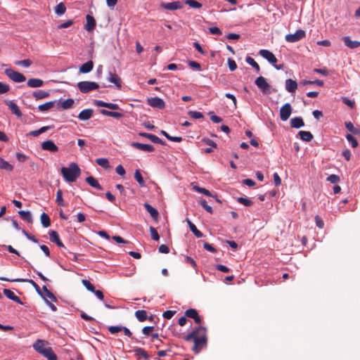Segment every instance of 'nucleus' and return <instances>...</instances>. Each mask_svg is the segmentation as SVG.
<instances>
[{
  "mask_svg": "<svg viewBox=\"0 0 360 360\" xmlns=\"http://www.w3.org/2000/svg\"><path fill=\"white\" fill-rule=\"evenodd\" d=\"M184 340L187 342L193 341L194 345L192 350L195 354L199 353L207 345L206 328L202 326L197 327L186 335Z\"/></svg>",
  "mask_w": 360,
  "mask_h": 360,
  "instance_id": "obj_1",
  "label": "nucleus"
},
{
  "mask_svg": "<svg viewBox=\"0 0 360 360\" xmlns=\"http://www.w3.org/2000/svg\"><path fill=\"white\" fill-rule=\"evenodd\" d=\"M48 345V342L39 339L34 343L33 348L38 353L47 358L48 360L57 359L56 354L54 353L51 347L47 346Z\"/></svg>",
  "mask_w": 360,
  "mask_h": 360,
  "instance_id": "obj_2",
  "label": "nucleus"
},
{
  "mask_svg": "<svg viewBox=\"0 0 360 360\" xmlns=\"http://www.w3.org/2000/svg\"><path fill=\"white\" fill-rule=\"evenodd\" d=\"M61 174L68 182H75L81 174V169L75 162H71L68 167H63Z\"/></svg>",
  "mask_w": 360,
  "mask_h": 360,
  "instance_id": "obj_3",
  "label": "nucleus"
},
{
  "mask_svg": "<svg viewBox=\"0 0 360 360\" xmlns=\"http://www.w3.org/2000/svg\"><path fill=\"white\" fill-rule=\"evenodd\" d=\"M259 54L261 56H262L264 58L267 60L270 63L274 65V68L276 70H281V69H283V65H276V63L277 62V58H276L274 54L272 52H271L270 51L266 50V49H261L259 51Z\"/></svg>",
  "mask_w": 360,
  "mask_h": 360,
  "instance_id": "obj_4",
  "label": "nucleus"
},
{
  "mask_svg": "<svg viewBox=\"0 0 360 360\" xmlns=\"http://www.w3.org/2000/svg\"><path fill=\"white\" fill-rule=\"evenodd\" d=\"M77 87L82 93L86 94L98 89L99 86L94 82L83 81L77 83Z\"/></svg>",
  "mask_w": 360,
  "mask_h": 360,
  "instance_id": "obj_5",
  "label": "nucleus"
},
{
  "mask_svg": "<svg viewBox=\"0 0 360 360\" xmlns=\"http://www.w3.org/2000/svg\"><path fill=\"white\" fill-rule=\"evenodd\" d=\"M5 74L6 76L15 82H22L26 80V77L19 72L15 71L13 69H6Z\"/></svg>",
  "mask_w": 360,
  "mask_h": 360,
  "instance_id": "obj_6",
  "label": "nucleus"
},
{
  "mask_svg": "<svg viewBox=\"0 0 360 360\" xmlns=\"http://www.w3.org/2000/svg\"><path fill=\"white\" fill-rule=\"evenodd\" d=\"M305 36L306 33L303 30H297L294 34H286L285 39L288 42L294 43L301 40Z\"/></svg>",
  "mask_w": 360,
  "mask_h": 360,
  "instance_id": "obj_7",
  "label": "nucleus"
},
{
  "mask_svg": "<svg viewBox=\"0 0 360 360\" xmlns=\"http://www.w3.org/2000/svg\"><path fill=\"white\" fill-rule=\"evenodd\" d=\"M1 281H8V282H16V283H22L26 282L30 283L37 290L39 294H41L40 287L32 280L31 279H25V278H13L10 279L5 277H0Z\"/></svg>",
  "mask_w": 360,
  "mask_h": 360,
  "instance_id": "obj_8",
  "label": "nucleus"
},
{
  "mask_svg": "<svg viewBox=\"0 0 360 360\" xmlns=\"http://www.w3.org/2000/svg\"><path fill=\"white\" fill-rule=\"evenodd\" d=\"M255 84L257 87L264 94L269 93L270 85L266 82V79L262 77H258L255 80Z\"/></svg>",
  "mask_w": 360,
  "mask_h": 360,
  "instance_id": "obj_9",
  "label": "nucleus"
},
{
  "mask_svg": "<svg viewBox=\"0 0 360 360\" xmlns=\"http://www.w3.org/2000/svg\"><path fill=\"white\" fill-rule=\"evenodd\" d=\"M292 113V107L290 103L284 104L280 109V118L282 121H286Z\"/></svg>",
  "mask_w": 360,
  "mask_h": 360,
  "instance_id": "obj_10",
  "label": "nucleus"
},
{
  "mask_svg": "<svg viewBox=\"0 0 360 360\" xmlns=\"http://www.w3.org/2000/svg\"><path fill=\"white\" fill-rule=\"evenodd\" d=\"M148 104L153 108L163 109L165 107L164 101L159 97H153L148 99Z\"/></svg>",
  "mask_w": 360,
  "mask_h": 360,
  "instance_id": "obj_11",
  "label": "nucleus"
},
{
  "mask_svg": "<svg viewBox=\"0 0 360 360\" xmlns=\"http://www.w3.org/2000/svg\"><path fill=\"white\" fill-rule=\"evenodd\" d=\"M160 6L166 10L175 11L183 8V5L180 1H173L169 3H161Z\"/></svg>",
  "mask_w": 360,
  "mask_h": 360,
  "instance_id": "obj_12",
  "label": "nucleus"
},
{
  "mask_svg": "<svg viewBox=\"0 0 360 360\" xmlns=\"http://www.w3.org/2000/svg\"><path fill=\"white\" fill-rule=\"evenodd\" d=\"M41 147L43 150L51 153H56L58 151V147L53 143V141L51 140L42 142Z\"/></svg>",
  "mask_w": 360,
  "mask_h": 360,
  "instance_id": "obj_13",
  "label": "nucleus"
},
{
  "mask_svg": "<svg viewBox=\"0 0 360 360\" xmlns=\"http://www.w3.org/2000/svg\"><path fill=\"white\" fill-rule=\"evenodd\" d=\"M131 146L134 148L142 150V151H147V152H153L155 150V148L153 146L150 144H145V143H141L138 142H132L131 143Z\"/></svg>",
  "mask_w": 360,
  "mask_h": 360,
  "instance_id": "obj_14",
  "label": "nucleus"
},
{
  "mask_svg": "<svg viewBox=\"0 0 360 360\" xmlns=\"http://www.w3.org/2000/svg\"><path fill=\"white\" fill-rule=\"evenodd\" d=\"M4 102L14 115L18 117H20L22 116V112L18 106L13 101L6 100Z\"/></svg>",
  "mask_w": 360,
  "mask_h": 360,
  "instance_id": "obj_15",
  "label": "nucleus"
},
{
  "mask_svg": "<svg viewBox=\"0 0 360 360\" xmlns=\"http://www.w3.org/2000/svg\"><path fill=\"white\" fill-rule=\"evenodd\" d=\"M185 316L193 319L196 323H200L202 319L200 316L198 315V313L195 309H188L185 311Z\"/></svg>",
  "mask_w": 360,
  "mask_h": 360,
  "instance_id": "obj_16",
  "label": "nucleus"
},
{
  "mask_svg": "<svg viewBox=\"0 0 360 360\" xmlns=\"http://www.w3.org/2000/svg\"><path fill=\"white\" fill-rule=\"evenodd\" d=\"M108 79L110 82L113 83L118 89L122 87L121 79L117 74L109 72Z\"/></svg>",
  "mask_w": 360,
  "mask_h": 360,
  "instance_id": "obj_17",
  "label": "nucleus"
},
{
  "mask_svg": "<svg viewBox=\"0 0 360 360\" xmlns=\"http://www.w3.org/2000/svg\"><path fill=\"white\" fill-rule=\"evenodd\" d=\"M342 41H344L345 46L349 49H356L360 46V41H352L349 37H343Z\"/></svg>",
  "mask_w": 360,
  "mask_h": 360,
  "instance_id": "obj_18",
  "label": "nucleus"
},
{
  "mask_svg": "<svg viewBox=\"0 0 360 360\" xmlns=\"http://www.w3.org/2000/svg\"><path fill=\"white\" fill-rule=\"evenodd\" d=\"M93 113H94V110L92 109H90V108L85 109V110H82L79 113L78 118L80 120L86 121V120H89L92 117Z\"/></svg>",
  "mask_w": 360,
  "mask_h": 360,
  "instance_id": "obj_19",
  "label": "nucleus"
},
{
  "mask_svg": "<svg viewBox=\"0 0 360 360\" xmlns=\"http://www.w3.org/2000/svg\"><path fill=\"white\" fill-rule=\"evenodd\" d=\"M285 89L290 93H294L297 88V83L292 79L285 80Z\"/></svg>",
  "mask_w": 360,
  "mask_h": 360,
  "instance_id": "obj_20",
  "label": "nucleus"
},
{
  "mask_svg": "<svg viewBox=\"0 0 360 360\" xmlns=\"http://www.w3.org/2000/svg\"><path fill=\"white\" fill-rule=\"evenodd\" d=\"M304 126V122L301 117H295L290 120V127L299 129Z\"/></svg>",
  "mask_w": 360,
  "mask_h": 360,
  "instance_id": "obj_21",
  "label": "nucleus"
},
{
  "mask_svg": "<svg viewBox=\"0 0 360 360\" xmlns=\"http://www.w3.org/2000/svg\"><path fill=\"white\" fill-rule=\"evenodd\" d=\"M4 294L10 300L18 303V304H22V302L21 301V300L20 299L19 297H18L17 295H15L14 294V292L13 291H11V290L9 289H4Z\"/></svg>",
  "mask_w": 360,
  "mask_h": 360,
  "instance_id": "obj_22",
  "label": "nucleus"
},
{
  "mask_svg": "<svg viewBox=\"0 0 360 360\" xmlns=\"http://www.w3.org/2000/svg\"><path fill=\"white\" fill-rule=\"evenodd\" d=\"M143 206L145 207L146 210L149 212V214H150L152 218L155 220H157L158 218V216H159V213H158V210L155 208H154L153 207H152L148 202H145Z\"/></svg>",
  "mask_w": 360,
  "mask_h": 360,
  "instance_id": "obj_23",
  "label": "nucleus"
},
{
  "mask_svg": "<svg viewBox=\"0 0 360 360\" xmlns=\"http://www.w3.org/2000/svg\"><path fill=\"white\" fill-rule=\"evenodd\" d=\"M93 68L94 63L92 60H89L80 66L79 72L83 74L88 73L93 70Z\"/></svg>",
  "mask_w": 360,
  "mask_h": 360,
  "instance_id": "obj_24",
  "label": "nucleus"
},
{
  "mask_svg": "<svg viewBox=\"0 0 360 360\" xmlns=\"http://www.w3.org/2000/svg\"><path fill=\"white\" fill-rule=\"evenodd\" d=\"M86 24L85 25V29L87 31H91V30H94L96 27V20L94 18V17L90 15H87L86 17Z\"/></svg>",
  "mask_w": 360,
  "mask_h": 360,
  "instance_id": "obj_25",
  "label": "nucleus"
},
{
  "mask_svg": "<svg viewBox=\"0 0 360 360\" xmlns=\"http://www.w3.org/2000/svg\"><path fill=\"white\" fill-rule=\"evenodd\" d=\"M27 84L28 86L32 88L40 87L43 86L44 81L41 79L32 78L28 79Z\"/></svg>",
  "mask_w": 360,
  "mask_h": 360,
  "instance_id": "obj_26",
  "label": "nucleus"
},
{
  "mask_svg": "<svg viewBox=\"0 0 360 360\" xmlns=\"http://www.w3.org/2000/svg\"><path fill=\"white\" fill-rule=\"evenodd\" d=\"M186 222L190 228V230L192 231V233L197 237V238H202L203 237V234L201 231H200L196 226L188 219H186Z\"/></svg>",
  "mask_w": 360,
  "mask_h": 360,
  "instance_id": "obj_27",
  "label": "nucleus"
},
{
  "mask_svg": "<svg viewBox=\"0 0 360 360\" xmlns=\"http://www.w3.org/2000/svg\"><path fill=\"white\" fill-rule=\"evenodd\" d=\"M86 181L87 184H89L91 186L98 189L102 190L103 188L98 183V181L93 176H90L86 178Z\"/></svg>",
  "mask_w": 360,
  "mask_h": 360,
  "instance_id": "obj_28",
  "label": "nucleus"
},
{
  "mask_svg": "<svg viewBox=\"0 0 360 360\" xmlns=\"http://www.w3.org/2000/svg\"><path fill=\"white\" fill-rule=\"evenodd\" d=\"M56 103H57V101H52L46 102L44 104L39 105L38 106V109L41 112L47 111V110H50L51 108H52Z\"/></svg>",
  "mask_w": 360,
  "mask_h": 360,
  "instance_id": "obj_29",
  "label": "nucleus"
},
{
  "mask_svg": "<svg viewBox=\"0 0 360 360\" xmlns=\"http://www.w3.org/2000/svg\"><path fill=\"white\" fill-rule=\"evenodd\" d=\"M42 291H43V294L41 292L40 294L42 297H44V298L47 297L53 302L56 301V297L53 295V294L51 291H49L48 290V288H46V285H44L42 287Z\"/></svg>",
  "mask_w": 360,
  "mask_h": 360,
  "instance_id": "obj_30",
  "label": "nucleus"
},
{
  "mask_svg": "<svg viewBox=\"0 0 360 360\" xmlns=\"http://www.w3.org/2000/svg\"><path fill=\"white\" fill-rule=\"evenodd\" d=\"M300 139L304 141H310L313 139V135L310 131H300L298 133Z\"/></svg>",
  "mask_w": 360,
  "mask_h": 360,
  "instance_id": "obj_31",
  "label": "nucleus"
},
{
  "mask_svg": "<svg viewBox=\"0 0 360 360\" xmlns=\"http://www.w3.org/2000/svg\"><path fill=\"white\" fill-rule=\"evenodd\" d=\"M32 95L37 100H39L47 98L49 96V93L43 90H37L34 91Z\"/></svg>",
  "mask_w": 360,
  "mask_h": 360,
  "instance_id": "obj_32",
  "label": "nucleus"
},
{
  "mask_svg": "<svg viewBox=\"0 0 360 360\" xmlns=\"http://www.w3.org/2000/svg\"><path fill=\"white\" fill-rule=\"evenodd\" d=\"M101 113L103 115L112 117L117 119H120L123 117V115L118 112L108 111L107 110H101Z\"/></svg>",
  "mask_w": 360,
  "mask_h": 360,
  "instance_id": "obj_33",
  "label": "nucleus"
},
{
  "mask_svg": "<svg viewBox=\"0 0 360 360\" xmlns=\"http://www.w3.org/2000/svg\"><path fill=\"white\" fill-rule=\"evenodd\" d=\"M18 214H19L20 217L23 220H25V221H27L29 223H32V214H31L30 212L21 210V211L18 212Z\"/></svg>",
  "mask_w": 360,
  "mask_h": 360,
  "instance_id": "obj_34",
  "label": "nucleus"
},
{
  "mask_svg": "<svg viewBox=\"0 0 360 360\" xmlns=\"http://www.w3.org/2000/svg\"><path fill=\"white\" fill-rule=\"evenodd\" d=\"M136 318L141 322L146 321L148 318V314L145 310H137L135 312Z\"/></svg>",
  "mask_w": 360,
  "mask_h": 360,
  "instance_id": "obj_35",
  "label": "nucleus"
},
{
  "mask_svg": "<svg viewBox=\"0 0 360 360\" xmlns=\"http://www.w3.org/2000/svg\"><path fill=\"white\" fill-rule=\"evenodd\" d=\"M41 223L44 227L47 228L51 225L49 216L46 213H42L40 217Z\"/></svg>",
  "mask_w": 360,
  "mask_h": 360,
  "instance_id": "obj_36",
  "label": "nucleus"
},
{
  "mask_svg": "<svg viewBox=\"0 0 360 360\" xmlns=\"http://www.w3.org/2000/svg\"><path fill=\"white\" fill-rule=\"evenodd\" d=\"M134 179L137 181L140 186L143 187L146 186L145 181L141 175L139 169H136L134 172Z\"/></svg>",
  "mask_w": 360,
  "mask_h": 360,
  "instance_id": "obj_37",
  "label": "nucleus"
},
{
  "mask_svg": "<svg viewBox=\"0 0 360 360\" xmlns=\"http://www.w3.org/2000/svg\"><path fill=\"white\" fill-rule=\"evenodd\" d=\"M75 101L72 98H68L60 103V108L63 110H67L72 107Z\"/></svg>",
  "mask_w": 360,
  "mask_h": 360,
  "instance_id": "obj_38",
  "label": "nucleus"
},
{
  "mask_svg": "<svg viewBox=\"0 0 360 360\" xmlns=\"http://www.w3.org/2000/svg\"><path fill=\"white\" fill-rule=\"evenodd\" d=\"M55 13L58 15H63L66 11V7L65 4L63 2L59 3L56 7H55Z\"/></svg>",
  "mask_w": 360,
  "mask_h": 360,
  "instance_id": "obj_39",
  "label": "nucleus"
},
{
  "mask_svg": "<svg viewBox=\"0 0 360 360\" xmlns=\"http://www.w3.org/2000/svg\"><path fill=\"white\" fill-rule=\"evenodd\" d=\"M345 127L347 130H349L351 133L355 134V135H360V130L355 128L353 125V124L351 122H345Z\"/></svg>",
  "mask_w": 360,
  "mask_h": 360,
  "instance_id": "obj_40",
  "label": "nucleus"
},
{
  "mask_svg": "<svg viewBox=\"0 0 360 360\" xmlns=\"http://www.w3.org/2000/svg\"><path fill=\"white\" fill-rule=\"evenodd\" d=\"M0 168L7 171H12L13 169V166L3 158H0Z\"/></svg>",
  "mask_w": 360,
  "mask_h": 360,
  "instance_id": "obj_41",
  "label": "nucleus"
},
{
  "mask_svg": "<svg viewBox=\"0 0 360 360\" xmlns=\"http://www.w3.org/2000/svg\"><path fill=\"white\" fill-rule=\"evenodd\" d=\"M96 162L104 169H108L110 167L109 161L107 158H97Z\"/></svg>",
  "mask_w": 360,
  "mask_h": 360,
  "instance_id": "obj_42",
  "label": "nucleus"
},
{
  "mask_svg": "<svg viewBox=\"0 0 360 360\" xmlns=\"http://www.w3.org/2000/svg\"><path fill=\"white\" fill-rule=\"evenodd\" d=\"M56 202L60 206L65 207L66 205L63 198V192L60 189L57 191Z\"/></svg>",
  "mask_w": 360,
  "mask_h": 360,
  "instance_id": "obj_43",
  "label": "nucleus"
},
{
  "mask_svg": "<svg viewBox=\"0 0 360 360\" xmlns=\"http://www.w3.org/2000/svg\"><path fill=\"white\" fill-rule=\"evenodd\" d=\"M245 61L247 63H248L249 65H250L251 66H252L257 72H259L260 70V67L259 65H258V63L251 57L250 56H248L246 58H245Z\"/></svg>",
  "mask_w": 360,
  "mask_h": 360,
  "instance_id": "obj_44",
  "label": "nucleus"
},
{
  "mask_svg": "<svg viewBox=\"0 0 360 360\" xmlns=\"http://www.w3.org/2000/svg\"><path fill=\"white\" fill-rule=\"evenodd\" d=\"M49 234L50 240L51 242L58 243L59 241H60L59 235L57 231H50Z\"/></svg>",
  "mask_w": 360,
  "mask_h": 360,
  "instance_id": "obj_45",
  "label": "nucleus"
},
{
  "mask_svg": "<svg viewBox=\"0 0 360 360\" xmlns=\"http://www.w3.org/2000/svg\"><path fill=\"white\" fill-rule=\"evenodd\" d=\"M15 64L16 65L28 68L32 64V61L30 59H25V60H17L15 62Z\"/></svg>",
  "mask_w": 360,
  "mask_h": 360,
  "instance_id": "obj_46",
  "label": "nucleus"
},
{
  "mask_svg": "<svg viewBox=\"0 0 360 360\" xmlns=\"http://www.w3.org/2000/svg\"><path fill=\"white\" fill-rule=\"evenodd\" d=\"M185 4L194 8H200L202 7V4L195 0H184Z\"/></svg>",
  "mask_w": 360,
  "mask_h": 360,
  "instance_id": "obj_47",
  "label": "nucleus"
},
{
  "mask_svg": "<svg viewBox=\"0 0 360 360\" xmlns=\"http://www.w3.org/2000/svg\"><path fill=\"white\" fill-rule=\"evenodd\" d=\"M82 283L88 290L91 292H95V287L89 281L86 279H82Z\"/></svg>",
  "mask_w": 360,
  "mask_h": 360,
  "instance_id": "obj_48",
  "label": "nucleus"
},
{
  "mask_svg": "<svg viewBox=\"0 0 360 360\" xmlns=\"http://www.w3.org/2000/svg\"><path fill=\"white\" fill-rule=\"evenodd\" d=\"M134 352L136 353V355H139V356H141L142 357H143L145 359H149V356L148 354H147V352L142 348H136L134 349Z\"/></svg>",
  "mask_w": 360,
  "mask_h": 360,
  "instance_id": "obj_49",
  "label": "nucleus"
},
{
  "mask_svg": "<svg viewBox=\"0 0 360 360\" xmlns=\"http://www.w3.org/2000/svg\"><path fill=\"white\" fill-rule=\"evenodd\" d=\"M301 84H303V85H306V84H316L319 86H323V82L322 80H319V79H317V80H315V81H307V80H303L301 82Z\"/></svg>",
  "mask_w": 360,
  "mask_h": 360,
  "instance_id": "obj_50",
  "label": "nucleus"
},
{
  "mask_svg": "<svg viewBox=\"0 0 360 360\" xmlns=\"http://www.w3.org/2000/svg\"><path fill=\"white\" fill-rule=\"evenodd\" d=\"M237 201L247 207L251 206L253 204L251 200L243 197L238 198Z\"/></svg>",
  "mask_w": 360,
  "mask_h": 360,
  "instance_id": "obj_51",
  "label": "nucleus"
},
{
  "mask_svg": "<svg viewBox=\"0 0 360 360\" xmlns=\"http://www.w3.org/2000/svg\"><path fill=\"white\" fill-rule=\"evenodd\" d=\"M139 135L140 136H142V137H146V138H148V139H150L153 143L155 142V141H157L156 140V137L157 136L154 135V134H148V133H146V132H140L139 134Z\"/></svg>",
  "mask_w": 360,
  "mask_h": 360,
  "instance_id": "obj_52",
  "label": "nucleus"
},
{
  "mask_svg": "<svg viewBox=\"0 0 360 360\" xmlns=\"http://www.w3.org/2000/svg\"><path fill=\"white\" fill-rule=\"evenodd\" d=\"M346 139H347V141L349 143H351L352 146L353 148H356L358 146V142H357L356 139L352 135L347 134Z\"/></svg>",
  "mask_w": 360,
  "mask_h": 360,
  "instance_id": "obj_53",
  "label": "nucleus"
},
{
  "mask_svg": "<svg viewBox=\"0 0 360 360\" xmlns=\"http://www.w3.org/2000/svg\"><path fill=\"white\" fill-rule=\"evenodd\" d=\"M150 236H151V238L153 240L158 241L160 239V236H159L157 230L154 227H153V226L150 227Z\"/></svg>",
  "mask_w": 360,
  "mask_h": 360,
  "instance_id": "obj_54",
  "label": "nucleus"
},
{
  "mask_svg": "<svg viewBox=\"0 0 360 360\" xmlns=\"http://www.w3.org/2000/svg\"><path fill=\"white\" fill-rule=\"evenodd\" d=\"M194 189L196 191H198V192H199L200 193H202V194H204L205 195L212 196V193L208 190H207L205 188H202V187H199V186H194Z\"/></svg>",
  "mask_w": 360,
  "mask_h": 360,
  "instance_id": "obj_55",
  "label": "nucleus"
},
{
  "mask_svg": "<svg viewBox=\"0 0 360 360\" xmlns=\"http://www.w3.org/2000/svg\"><path fill=\"white\" fill-rule=\"evenodd\" d=\"M188 114L193 119H200L203 117V115L201 112L197 111L190 110L188 111Z\"/></svg>",
  "mask_w": 360,
  "mask_h": 360,
  "instance_id": "obj_56",
  "label": "nucleus"
},
{
  "mask_svg": "<svg viewBox=\"0 0 360 360\" xmlns=\"http://www.w3.org/2000/svg\"><path fill=\"white\" fill-rule=\"evenodd\" d=\"M200 205L209 213L212 214L213 210L211 206L208 205L205 200H202L200 202Z\"/></svg>",
  "mask_w": 360,
  "mask_h": 360,
  "instance_id": "obj_57",
  "label": "nucleus"
},
{
  "mask_svg": "<svg viewBox=\"0 0 360 360\" xmlns=\"http://www.w3.org/2000/svg\"><path fill=\"white\" fill-rule=\"evenodd\" d=\"M314 219L316 226L319 229H323L324 226V222L322 219L319 215H316Z\"/></svg>",
  "mask_w": 360,
  "mask_h": 360,
  "instance_id": "obj_58",
  "label": "nucleus"
},
{
  "mask_svg": "<svg viewBox=\"0 0 360 360\" xmlns=\"http://www.w3.org/2000/svg\"><path fill=\"white\" fill-rule=\"evenodd\" d=\"M327 181L332 184H335L340 181V176L336 174H330L329 176H328Z\"/></svg>",
  "mask_w": 360,
  "mask_h": 360,
  "instance_id": "obj_59",
  "label": "nucleus"
},
{
  "mask_svg": "<svg viewBox=\"0 0 360 360\" xmlns=\"http://www.w3.org/2000/svg\"><path fill=\"white\" fill-rule=\"evenodd\" d=\"M108 330L110 332V333L115 334V333L122 330V326H109L108 327Z\"/></svg>",
  "mask_w": 360,
  "mask_h": 360,
  "instance_id": "obj_60",
  "label": "nucleus"
},
{
  "mask_svg": "<svg viewBox=\"0 0 360 360\" xmlns=\"http://www.w3.org/2000/svg\"><path fill=\"white\" fill-rule=\"evenodd\" d=\"M188 64L191 68L195 69L197 70H200L201 69L200 64L196 61L190 60L188 62Z\"/></svg>",
  "mask_w": 360,
  "mask_h": 360,
  "instance_id": "obj_61",
  "label": "nucleus"
},
{
  "mask_svg": "<svg viewBox=\"0 0 360 360\" xmlns=\"http://www.w3.org/2000/svg\"><path fill=\"white\" fill-rule=\"evenodd\" d=\"M228 65L229 70L233 72L237 68V65L234 60L229 58L228 59Z\"/></svg>",
  "mask_w": 360,
  "mask_h": 360,
  "instance_id": "obj_62",
  "label": "nucleus"
},
{
  "mask_svg": "<svg viewBox=\"0 0 360 360\" xmlns=\"http://www.w3.org/2000/svg\"><path fill=\"white\" fill-rule=\"evenodd\" d=\"M9 86L0 82V94H5L9 91Z\"/></svg>",
  "mask_w": 360,
  "mask_h": 360,
  "instance_id": "obj_63",
  "label": "nucleus"
},
{
  "mask_svg": "<svg viewBox=\"0 0 360 360\" xmlns=\"http://www.w3.org/2000/svg\"><path fill=\"white\" fill-rule=\"evenodd\" d=\"M154 330L153 326H145L142 328V333L145 335H149Z\"/></svg>",
  "mask_w": 360,
  "mask_h": 360,
  "instance_id": "obj_64",
  "label": "nucleus"
}]
</instances>
